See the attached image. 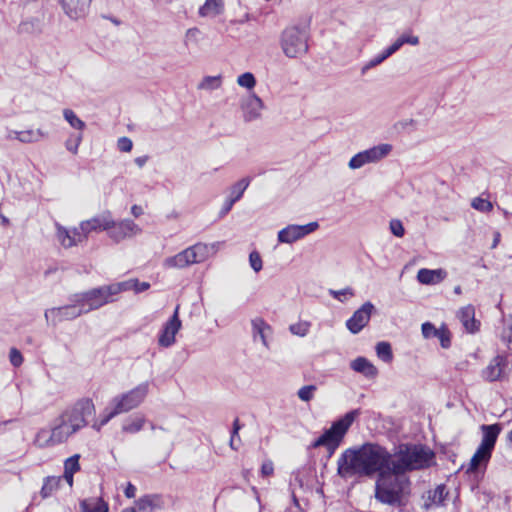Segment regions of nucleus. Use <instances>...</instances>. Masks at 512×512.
Instances as JSON below:
<instances>
[{
  "instance_id": "nucleus-39",
  "label": "nucleus",
  "mask_w": 512,
  "mask_h": 512,
  "mask_svg": "<svg viewBox=\"0 0 512 512\" xmlns=\"http://www.w3.org/2000/svg\"><path fill=\"white\" fill-rule=\"evenodd\" d=\"M372 163L368 158V155L365 151H361L354 155L349 161V168L351 169H359L363 167L365 164Z\"/></svg>"
},
{
  "instance_id": "nucleus-14",
  "label": "nucleus",
  "mask_w": 512,
  "mask_h": 512,
  "mask_svg": "<svg viewBox=\"0 0 512 512\" xmlns=\"http://www.w3.org/2000/svg\"><path fill=\"white\" fill-rule=\"evenodd\" d=\"M110 238L115 242H120L126 237H131L138 234L141 229L139 226L130 219L122 220L118 223L113 221L111 228L107 230Z\"/></svg>"
},
{
  "instance_id": "nucleus-45",
  "label": "nucleus",
  "mask_w": 512,
  "mask_h": 512,
  "mask_svg": "<svg viewBox=\"0 0 512 512\" xmlns=\"http://www.w3.org/2000/svg\"><path fill=\"white\" fill-rule=\"evenodd\" d=\"M117 415H119V412L115 409L114 406H111L110 402L100 415L99 426L106 425L112 418Z\"/></svg>"
},
{
  "instance_id": "nucleus-43",
  "label": "nucleus",
  "mask_w": 512,
  "mask_h": 512,
  "mask_svg": "<svg viewBox=\"0 0 512 512\" xmlns=\"http://www.w3.org/2000/svg\"><path fill=\"white\" fill-rule=\"evenodd\" d=\"M387 58H389L388 54H386L385 50L382 51L380 54L373 57L371 60H369L361 69V73L365 74L369 69H372L378 65H380L382 62H384Z\"/></svg>"
},
{
  "instance_id": "nucleus-6",
  "label": "nucleus",
  "mask_w": 512,
  "mask_h": 512,
  "mask_svg": "<svg viewBox=\"0 0 512 512\" xmlns=\"http://www.w3.org/2000/svg\"><path fill=\"white\" fill-rule=\"evenodd\" d=\"M126 289V283H118L93 288L89 291L74 294L70 300L81 303L86 313L98 309L112 301L111 297Z\"/></svg>"
},
{
  "instance_id": "nucleus-17",
  "label": "nucleus",
  "mask_w": 512,
  "mask_h": 512,
  "mask_svg": "<svg viewBox=\"0 0 512 512\" xmlns=\"http://www.w3.org/2000/svg\"><path fill=\"white\" fill-rule=\"evenodd\" d=\"M113 220L107 216H96L89 220L82 221L79 226V231L82 235V239H85L87 235L93 231L108 230L111 228Z\"/></svg>"
},
{
  "instance_id": "nucleus-52",
  "label": "nucleus",
  "mask_w": 512,
  "mask_h": 512,
  "mask_svg": "<svg viewBox=\"0 0 512 512\" xmlns=\"http://www.w3.org/2000/svg\"><path fill=\"white\" fill-rule=\"evenodd\" d=\"M9 360L14 367H20L23 363V356L16 348H11L9 352Z\"/></svg>"
},
{
  "instance_id": "nucleus-8",
  "label": "nucleus",
  "mask_w": 512,
  "mask_h": 512,
  "mask_svg": "<svg viewBox=\"0 0 512 512\" xmlns=\"http://www.w3.org/2000/svg\"><path fill=\"white\" fill-rule=\"evenodd\" d=\"M209 254L207 244L197 243L174 256L168 257L164 260L163 265L166 268L182 269L195 263H201L206 260Z\"/></svg>"
},
{
  "instance_id": "nucleus-5",
  "label": "nucleus",
  "mask_w": 512,
  "mask_h": 512,
  "mask_svg": "<svg viewBox=\"0 0 512 512\" xmlns=\"http://www.w3.org/2000/svg\"><path fill=\"white\" fill-rule=\"evenodd\" d=\"M395 457L396 459H393L391 456L390 468L406 474L408 471L428 467L433 453L421 445L402 444L395 453Z\"/></svg>"
},
{
  "instance_id": "nucleus-58",
  "label": "nucleus",
  "mask_w": 512,
  "mask_h": 512,
  "mask_svg": "<svg viewBox=\"0 0 512 512\" xmlns=\"http://www.w3.org/2000/svg\"><path fill=\"white\" fill-rule=\"evenodd\" d=\"M401 43L404 44H410V45H418L419 44V38L414 35L410 34H403L400 37Z\"/></svg>"
},
{
  "instance_id": "nucleus-11",
  "label": "nucleus",
  "mask_w": 512,
  "mask_h": 512,
  "mask_svg": "<svg viewBox=\"0 0 512 512\" xmlns=\"http://www.w3.org/2000/svg\"><path fill=\"white\" fill-rule=\"evenodd\" d=\"M319 228L318 222H310L306 225L291 224L278 232L279 243L291 244L313 233Z\"/></svg>"
},
{
  "instance_id": "nucleus-61",
  "label": "nucleus",
  "mask_w": 512,
  "mask_h": 512,
  "mask_svg": "<svg viewBox=\"0 0 512 512\" xmlns=\"http://www.w3.org/2000/svg\"><path fill=\"white\" fill-rule=\"evenodd\" d=\"M274 466L271 461H266L261 466V473L263 476H270L273 474Z\"/></svg>"
},
{
  "instance_id": "nucleus-55",
  "label": "nucleus",
  "mask_w": 512,
  "mask_h": 512,
  "mask_svg": "<svg viewBox=\"0 0 512 512\" xmlns=\"http://www.w3.org/2000/svg\"><path fill=\"white\" fill-rule=\"evenodd\" d=\"M331 294L335 299L343 302L347 296H353V291L350 288H346L338 291H331Z\"/></svg>"
},
{
  "instance_id": "nucleus-47",
  "label": "nucleus",
  "mask_w": 512,
  "mask_h": 512,
  "mask_svg": "<svg viewBox=\"0 0 512 512\" xmlns=\"http://www.w3.org/2000/svg\"><path fill=\"white\" fill-rule=\"evenodd\" d=\"M316 389L315 385H306L298 390L297 395L302 401L308 402L313 398Z\"/></svg>"
},
{
  "instance_id": "nucleus-51",
  "label": "nucleus",
  "mask_w": 512,
  "mask_h": 512,
  "mask_svg": "<svg viewBox=\"0 0 512 512\" xmlns=\"http://www.w3.org/2000/svg\"><path fill=\"white\" fill-rule=\"evenodd\" d=\"M389 228L391 233L396 237L401 238L405 234L403 223L399 219H392L389 223Z\"/></svg>"
},
{
  "instance_id": "nucleus-49",
  "label": "nucleus",
  "mask_w": 512,
  "mask_h": 512,
  "mask_svg": "<svg viewBox=\"0 0 512 512\" xmlns=\"http://www.w3.org/2000/svg\"><path fill=\"white\" fill-rule=\"evenodd\" d=\"M435 338L439 339L440 344L443 348L450 347V345H451L450 332L445 326H442L441 328H439Z\"/></svg>"
},
{
  "instance_id": "nucleus-27",
  "label": "nucleus",
  "mask_w": 512,
  "mask_h": 512,
  "mask_svg": "<svg viewBox=\"0 0 512 512\" xmlns=\"http://www.w3.org/2000/svg\"><path fill=\"white\" fill-rule=\"evenodd\" d=\"M46 133H44L41 129H30L25 131H10L8 134V138L17 139L22 143H32L37 142L40 139L44 138Z\"/></svg>"
},
{
  "instance_id": "nucleus-25",
  "label": "nucleus",
  "mask_w": 512,
  "mask_h": 512,
  "mask_svg": "<svg viewBox=\"0 0 512 512\" xmlns=\"http://www.w3.org/2000/svg\"><path fill=\"white\" fill-rule=\"evenodd\" d=\"M252 325V333L254 340L258 337L261 340L262 344L269 348L268 337L272 334L271 326L265 322L262 318H255L251 321Z\"/></svg>"
},
{
  "instance_id": "nucleus-24",
  "label": "nucleus",
  "mask_w": 512,
  "mask_h": 512,
  "mask_svg": "<svg viewBox=\"0 0 512 512\" xmlns=\"http://www.w3.org/2000/svg\"><path fill=\"white\" fill-rule=\"evenodd\" d=\"M481 430L483 432V437L480 446L493 451L498 435L501 432L500 424L482 425Z\"/></svg>"
},
{
  "instance_id": "nucleus-18",
  "label": "nucleus",
  "mask_w": 512,
  "mask_h": 512,
  "mask_svg": "<svg viewBox=\"0 0 512 512\" xmlns=\"http://www.w3.org/2000/svg\"><path fill=\"white\" fill-rule=\"evenodd\" d=\"M91 1L92 0H62L61 6L69 18L77 20L88 13Z\"/></svg>"
},
{
  "instance_id": "nucleus-56",
  "label": "nucleus",
  "mask_w": 512,
  "mask_h": 512,
  "mask_svg": "<svg viewBox=\"0 0 512 512\" xmlns=\"http://www.w3.org/2000/svg\"><path fill=\"white\" fill-rule=\"evenodd\" d=\"M416 121L414 119H403L395 123L394 128L397 131H404L410 126H414Z\"/></svg>"
},
{
  "instance_id": "nucleus-60",
  "label": "nucleus",
  "mask_w": 512,
  "mask_h": 512,
  "mask_svg": "<svg viewBox=\"0 0 512 512\" xmlns=\"http://www.w3.org/2000/svg\"><path fill=\"white\" fill-rule=\"evenodd\" d=\"M402 46L403 44L401 43L400 38H398L394 43H392L389 47L385 49V52L390 57L394 53H396Z\"/></svg>"
},
{
  "instance_id": "nucleus-46",
  "label": "nucleus",
  "mask_w": 512,
  "mask_h": 512,
  "mask_svg": "<svg viewBox=\"0 0 512 512\" xmlns=\"http://www.w3.org/2000/svg\"><path fill=\"white\" fill-rule=\"evenodd\" d=\"M80 455L75 454L65 460L64 472L76 473L80 470L79 464Z\"/></svg>"
},
{
  "instance_id": "nucleus-59",
  "label": "nucleus",
  "mask_w": 512,
  "mask_h": 512,
  "mask_svg": "<svg viewBox=\"0 0 512 512\" xmlns=\"http://www.w3.org/2000/svg\"><path fill=\"white\" fill-rule=\"evenodd\" d=\"M35 26L36 27L39 26V21L37 19H31L30 21H23L20 24V28L26 32H31Z\"/></svg>"
},
{
  "instance_id": "nucleus-57",
  "label": "nucleus",
  "mask_w": 512,
  "mask_h": 512,
  "mask_svg": "<svg viewBox=\"0 0 512 512\" xmlns=\"http://www.w3.org/2000/svg\"><path fill=\"white\" fill-rule=\"evenodd\" d=\"M234 204L235 203L233 202V200H230L229 198L226 197V199L219 211V218L225 217L231 211Z\"/></svg>"
},
{
  "instance_id": "nucleus-62",
  "label": "nucleus",
  "mask_w": 512,
  "mask_h": 512,
  "mask_svg": "<svg viewBox=\"0 0 512 512\" xmlns=\"http://www.w3.org/2000/svg\"><path fill=\"white\" fill-rule=\"evenodd\" d=\"M150 287V284L148 282H139L138 280H135L134 282V290L136 293H141L146 290H148Z\"/></svg>"
},
{
  "instance_id": "nucleus-1",
  "label": "nucleus",
  "mask_w": 512,
  "mask_h": 512,
  "mask_svg": "<svg viewBox=\"0 0 512 512\" xmlns=\"http://www.w3.org/2000/svg\"><path fill=\"white\" fill-rule=\"evenodd\" d=\"M390 465L391 453L379 444L368 442L342 452L337 460V475L342 479L379 476Z\"/></svg>"
},
{
  "instance_id": "nucleus-35",
  "label": "nucleus",
  "mask_w": 512,
  "mask_h": 512,
  "mask_svg": "<svg viewBox=\"0 0 512 512\" xmlns=\"http://www.w3.org/2000/svg\"><path fill=\"white\" fill-rule=\"evenodd\" d=\"M376 354L383 362L390 363L393 359V353L390 343L385 341L377 343Z\"/></svg>"
},
{
  "instance_id": "nucleus-29",
  "label": "nucleus",
  "mask_w": 512,
  "mask_h": 512,
  "mask_svg": "<svg viewBox=\"0 0 512 512\" xmlns=\"http://www.w3.org/2000/svg\"><path fill=\"white\" fill-rule=\"evenodd\" d=\"M446 487L444 485L437 486L434 490L428 492L427 501L425 502L426 508L432 506H441L447 496Z\"/></svg>"
},
{
  "instance_id": "nucleus-26",
  "label": "nucleus",
  "mask_w": 512,
  "mask_h": 512,
  "mask_svg": "<svg viewBox=\"0 0 512 512\" xmlns=\"http://www.w3.org/2000/svg\"><path fill=\"white\" fill-rule=\"evenodd\" d=\"M492 451L479 445L476 452L472 456L467 472H476L481 466H486L490 460Z\"/></svg>"
},
{
  "instance_id": "nucleus-33",
  "label": "nucleus",
  "mask_w": 512,
  "mask_h": 512,
  "mask_svg": "<svg viewBox=\"0 0 512 512\" xmlns=\"http://www.w3.org/2000/svg\"><path fill=\"white\" fill-rule=\"evenodd\" d=\"M145 421L143 416L130 417L123 423L122 430L130 434L137 433L143 428Z\"/></svg>"
},
{
  "instance_id": "nucleus-19",
  "label": "nucleus",
  "mask_w": 512,
  "mask_h": 512,
  "mask_svg": "<svg viewBox=\"0 0 512 512\" xmlns=\"http://www.w3.org/2000/svg\"><path fill=\"white\" fill-rule=\"evenodd\" d=\"M55 226L57 230V239L63 247L70 248L83 240L78 228H74L73 231H69L59 223H56Z\"/></svg>"
},
{
  "instance_id": "nucleus-64",
  "label": "nucleus",
  "mask_w": 512,
  "mask_h": 512,
  "mask_svg": "<svg viewBox=\"0 0 512 512\" xmlns=\"http://www.w3.org/2000/svg\"><path fill=\"white\" fill-rule=\"evenodd\" d=\"M124 494L127 498H133L135 497V494H136V487L132 484V483H128L125 490H124Z\"/></svg>"
},
{
  "instance_id": "nucleus-54",
  "label": "nucleus",
  "mask_w": 512,
  "mask_h": 512,
  "mask_svg": "<svg viewBox=\"0 0 512 512\" xmlns=\"http://www.w3.org/2000/svg\"><path fill=\"white\" fill-rule=\"evenodd\" d=\"M117 148L121 152H130L133 148V142L128 137H120L117 141Z\"/></svg>"
},
{
  "instance_id": "nucleus-32",
  "label": "nucleus",
  "mask_w": 512,
  "mask_h": 512,
  "mask_svg": "<svg viewBox=\"0 0 512 512\" xmlns=\"http://www.w3.org/2000/svg\"><path fill=\"white\" fill-rule=\"evenodd\" d=\"M223 8L222 0H206L204 5H202L199 9V14L202 17L205 16H216L219 15Z\"/></svg>"
},
{
  "instance_id": "nucleus-48",
  "label": "nucleus",
  "mask_w": 512,
  "mask_h": 512,
  "mask_svg": "<svg viewBox=\"0 0 512 512\" xmlns=\"http://www.w3.org/2000/svg\"><path fill=\"white\" fill-rule=\"evenodd\" d=\"M471 205L474 209L481 211V212H488L493 208L490 201L483 199L481 197H477V198L473 199Z\"/></svg>"
},
{
  "instance_id": "nucleus-42",
  "label": "nucleus",
  "mask_w": 512,
  "mask_h": 512,
  "mask_svg": "<svg viewBox=\"0 0 512 512\" xmlns=\"http://www.w3.org/2000/svg\"><path fill=\"white\" fill-rule=\"evenodd\" d=\"M82 138V133L71 134L65 142L66 149L71 153L76 154Z\"/></svg>"
},
{
  "instance_id": "nucleus-12",
  "label": "nucleus",
  "mask_w": 512,
  "mask_h": 512,
  "mask_svg": "<svg viewBox=\"0 0 512 512\" xmlns=\"http://www.w3.org/2000/svg\"><path fill=\"white\" fill-rule=\"evenodd\" d=\"M375 306L367 301L346 321V327L352 334H358L370 321Z\"/></svg>"
},
{
  "instance_id": "nucleus-21",
  "label": "nucleus",
  "mask_w": 512,
  "mask_h": 512,
  "mask_svg": "<svg viewBox=\"0 0 512 512\" xmlns=\"http://www.w3.org/2000/svg\"><path fill=\"white\" fill-rule=\"evenodd\" d=\"M350 368L362 374L368 379H373L378 375V370L374 364L367 358L359 356L350 362Z\"/></svg>"
},
{
  "instance_id": "nucleus-23",
  "label": "nucleus",
  "mask_w": 512,
  "mask_h": 512,
  "mask_svg": "<svg viewBox=\"0 0 512 512\" xmlns=\"http://www.w3.org/2000/svg\"><path fill=\"white\" fill-rule=\"evenodd\" d=\"M458 318L467 332L474 333L479 329L480 323L475 319V309L472 305L461 308Z\"/></svg>"
},
{
  "instance_id": "nucleus-13",
  "label": "nucleus",
  "mask_w": 512,
  "mask_h": 512,
  "mask_svg": "<svg viewBox=\"0 0 512 512\" xmlns=\"http://www.w3.org/2000/svg\"><path fill=\"white\" fill-rule=\"evenodd\" d=\"M181 320L179 319V306H177L174 310L173 315L170 319L163 325L158 343L160 346L168 348L175 343V335L181 328Z\"/></svg>"
},
{
  "instance_id": "nucleus-22",
  "label": "nucleus",
  "mask_w": 512,
  "mask_h": 512,
  "mask_svg": "<svg viewBox=\"0 0 512 512\" xmlns=\"http://www.w3.org/2000/svg\"><path fill=\"white\" fill-rule=\"evenodd\" d=\"M447 273L443 269H427L422 268L417 272V280L424 285H435L442 282Z\"/></svg>"
},
{
  "instance_id": "nucleus-41",
  "label": "nucleus",
  "mask_w": 512,
  "mask_h": 512,
  "mask_svg": "<svg viewBox=\"0 0 512 512\" xmlns=\"http://www.w3.org/2000/svg\"><path fill=\"white\" fill-rule=\"evenodd\" d=\"M51 429H40L36 434V442L40 447H51L59 445L60 443H54L50 441Z\"/></svg>"
},
{
  "instance_id": "nucleus-28",
  "label": "nucleus",
  "mask_w": 512,
  "mask_h": 512,
  "mask_svg": "<svg viewBox=\"0 0 512 512\" xmlns=\"http://www.w3.org/2000/svg\"><path fill=\"white\" fill-rule=\"evenodd\" d=\"M82 512H108L109 506L101 497H90L80 502Z\"/></svg>"
},
{
  "instance_id": "nucleus-37",
  "label": "nucleus",
  "mask_w": 512,
  "mask_h": 512,
  "mask_svg": "<svg viewBox=\"0 0 512 512\" xmlns=\"http://www.w3.org/2000/svg\"><path fill=\"white\" fill-rule=\"evenodd\" d=\"M63 116L74 129L83 131L86 127L85 123L71 109H64Z\"/></svg>"
},
{
  "instance_id": "nucleus-44",
  "label": "nucleus",
  "mask_w": 512,
  "mask_h": 512,
  "mask_svg": "<svg viewBox=\"0 0 512 512\" xmlns=\"http://www.w3.org/2000/svg\"><path fill=\"white\" fill-rule=\"evenodd\" d=\"M237 83L241 87H245L247 89H253L256 85L255 76L250 72H245L238 76Z\"/></svg>"
},
{
  "instance_id": "nucleus-2",
  "label": "nucleus",
  "mask_w": 512,
  "mask_h": 512,
  "mask_svg": "<svg viewBox=\"0 0 512 512\" xmlns=\"http://www.w3.org/2000/svg\"><path fill=\"white\" fill-rule=\"evenodd\" d=\"M95 405L90 398H81L64 409L51 424L50 441L64 443L88 425V419L95 415Z\"/></svg>"
},
{
  "instance_id": "nucleus-7",
  "label": "nucleus",
  "mask_w": 512,
  "mask_h": 512,
  "mask_svg": "<svg viewBox=\"0 0 512 512\" xmlns=\"http://www.w3.org/2000/svg\"><path fill=\"white\" fill-rule=\"evenodd\" d=\"M309 30L297 25L289 26L281 33L280 44L283 53L289 58H297L306 54L309 45Z\"/></svg>"
},
{
  "instance_id": "nucleus-31",
  "label": "nucleus",
  "mask_w": 512,
  "mask_h": 512,
  "mask_svg": "<svg viewBox=\"0 0 512 512\" xmlns=\"http://www.w3.org/2000/svg\"><path fill=\"white\" fill-rule=\"evenodd\" d=\"M250 182H251V178L245 177V178L240 179L236 183H234L229 188V194H228L227 198H229L230 200H233L234 203L238 202L242 198L245 190L250 185Z\"/></svg>"
},
{
  "instance_id": "nucleus-38",
  "label": "nucleus",
  "mask_w": 512,
  "mask_h": 512,
  "mask_svg": "<svg viewBox=\"0 0 512 512\" xmlns=\"http://www.w3.org/2000/svg\"><path fill=\"white\" fill-rule=\"evenodd\" d=\"M311 323L308 321H299L289 326V331L296 336L304 337L308 334Z\"/></svg>"
},
{
  "instance_id": "nucleus-63",
  "label": "nucleus",
  "mask_w": 512,
  "mask_h": 512,
  "mask_svg": "<svg viewBox=\"0 0 512 512\" xmlns=\"http://www.w3.org/2000/svg\"><path fill=\"white\" fill-rule=\"evenodd\" d=\"M502 340L508 344V348L512 350V327L503 333Z\"/></svg>"
},
{
  "instance_id": "nucleus-3",
  "label": "nucleus",
  "mask_w": 512,
  "mask_h": 512,
  "mask_svg": "<svg viewBox=\"0 0 512 512\" xmlns=\"http://www.w3.org/2000/svg\"><path fill=\"white\" fill-rule=\"evenodd\" d=\"M411 493V482L404 473L388 468L381 473L375 483V499L390 506H404Z\"/></svg>"
},
{
  "instance_id": "nucleus-40",
  "label": "nucleus",
  "mask_w": 512,
  "mask_h": 512,
  "mask_svg": "<svg viewBox=\"0 0 512 512\" xmlns=\"http://www.w3.org/2000/svg\"><path fill=\"white\" fill-rule=\"evenodd\" d=\"M372 163L368 158V155L365 151H361L354 155L349 161V168L351 169H359L363 167L365 164Z\"/></svg>"
},
{
  "instance_id": "nucleus-9",
  "label": "nucleus",
  "mask_w": 512,
  "mask_h": 512,
  "mask_svg": "<svg viewBox=\"0 0 512 512\" xmlns=\"http://www.w3.org/2000/svg\"><path fill=\"white\" fill-rule=\"evenodd\" d=\"M149 392V383L143 382L126 393L117 395L111 399V406H114L119 414L127 413L137 408L146 398Z\"/></svg>"
},
{
  "instance_id": "nucleus-50",
  "label": "nucleus",
  "mask_w": 512,
  "mask_h": 512,
  "mask_svg": "<svg viewBox=\"0 0 512 512\" xmlns=\"http://www.w3.org/2000/svg\"><path fill=\"white\" fill-rule=\"evenodd\" d=\"M249 263H250L251 268L256 273H258L259 271L262 270V267H263L262 258H261L260 254L257 251H252L249 254Z\"/></svg>"
},
{
  "instance_id": "nucleus-36",
  "label": "nucleus",
  "mask_w": 512,
  "mask_h": 512,
  "mask_svg": "<svg viewBox=\"0 0 512 512\" xmlns=\"http://www.w3.org/2000/svg\"><path fill=\"white\" fill-rule=\"evenodd\" d=\"M222 84L221 76H206L202 79V81L198 84V89L201 90H216Z\"/></svg>"
},
{
  "instance_id": "nucleus-15",
  "label": "nucleus",
  "mask_w": 512,
  "mask_h": 512,
  "mask_svg": "<svg viewBox=\"0 0 512 512\" xmlns=\"http://www.w3.org/2000/svg\"><path fill=\"white\" fill-rule=\"evenodd\" d=\"M241 108L244 121L252 122L260 118L264 104L256 94H251L242 101Z\"/></svg>"
},
{
  "instance_id": "nucleus-4",
  "label": "nucleus",
  "mask_w": 512,
  "mask_h": 512,
  "mask_svg": "<svg viewBox=\"0 0 512 512\" xmlns=\"http://www.w3.org/2000/svg\"><path fill=\"white\" fill-rule=\"evenodd\" d=\"M359 415V409H353L347 412L344 416L334 421L328 429H325L324 432L310 444V447L313 449L324 447L327 450L328 457H332L342 444L349 428Z\"/></svg>"
},
{
  "instance_id": "nucleus-16",
  "label": "nucleus",
  "mask_w": 512,
  "mask_h": 512,
  "mask_svg": "<svg viewBox=\"0 0 512 512\" xmlns=\"http://www.w3.org/2000/svg\"><path fill=\"white\" fill-rule=\"evenodd\" d=\"M507 364L508 361L506 356L497 355L482 371V377L490 382L501 380L505 374V368L507 367Z\"/></svg>"
},
{
  "instance_id": "nucleus-20",
  "label": "nucleus",
  "mask_w": 512,
  "mask_h": 512,
  "mask_svg": "<svg viewBox=\"0 0 512 512\" xmlns=\"http://www.w3.org/2000/svg\"><path fill=\"white\" fill-rule=\"evenodd\" d=\"M136 505L140 512H155L164 508V499L158 494L145 495L137 500Z\"/></svg>"
},
{
  "instance_id": "nucleus-10",
  "label": "nucleus",
  "mask_w": 512,
  "mask_h": 512,
  "mask_svg": "<svg viewBox=\"0 0 512 512\" xmlns=\"http://www.w3.org/2000/svg\"><path fill=\"white\" fill-rule=\"evenodd\" d=\"M85 313L81 303L72 302L70 305L47 309L44 313V317L48 325L55 327L63 321L73 320Z\"/></svg>"
},
{
  "instance_id": "nucleus-53",
  "label": "nucleus",
  "mask_w": 512,
  "mask_h": 512,
  "mask_svg": "<svg viewBox=\"0 0 512 512\" xmlns=\"http://www.w3.org/2000/svg\"><path fill=\"white\" fill-rule=\"evenodd\" d=\"M421 329L425 338H435L439 330L430 322L423 323Z\"/></svg>"
},
{
  "instance_id": "nucleus-30",
  "label": "nucleus",
  "mask_w": 512,
  "mask_h": 512,
  "mask_svg": "<svg viewBox=\"0 0 512 512\" xmlns=\"http://www.w3.org/2000/svg\"><path fill=\"white\" fill-rule=\"evenodd\" d=\"M364 151L368 155V158L370 159V161L372 163H375L389 155V153L392 151V145L383 143V144L373 146L372 148H369Z\"/></svg>"
},
{
  "instance_id": "nucleus-34",
  "label": "nucleus",
  "mask_w": 512,
  "mask_h": 512,
  "mask_svg": "<svg viewBox=\"0 0 512 512\" xmlns=\"http://www.w3.org/2000/svg\"><path fill=\"white\" fill-rule=\"evenodd\" d=\"M60 484V478L54 476H48L44 479L43 486L41 488V496L43 498H48L52 495L54 491H56Z\"/></svg>"
}]
</instances>
